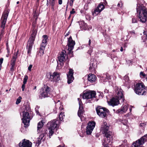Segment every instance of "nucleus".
<instances>
[{"label": "nucleus", "mask_w": 147, "mask_h": 147, "mask_svg": "<svg viewBox=\"0 0 147 147\" xmlns=\"http://www.w3.org/2000/svg\"><path fill=\"white\" fill-rule=\"evenodd\" d=\"M75 12V11H74V9H72V10L70 12L71 14L74 13Z\"/></svg>", "instance_id": "52"}, {"label": "nucleus", "mask_w": 147, "mask_h": 147, "mask_svg": "<svg viewBox=\"0 0 147 147\" xmlns=\"http://www.w3.org/2000/svg\"><path fill=\"white\" fill-rule=\"evenodd\" d=\"M51 88L48 86L44 85V86L40 89V97L41 98L48 97L50 94Z\"/></svg>", "instance_id": "9"}, {"label": "nucleus", "mask_w": 147, "mask_h": 147, "mask_svg": "<svg viewBox=\"0 0 147 147\" xmlns=\"http://www.w3.org/2000/svg\"><path fill=\"white\" fill-rule=\"evenodd\" d=\"M121 122L125 125H126L128 123L127 121V120H122Z\"/></svg>", "instance_id": "39"}, {"label": "nucleus", "mask_w": 147, "mask_h": 147, "mask_svg": "<svg viewBox=\"0 0 147 147\" xmlns=\"http://www.w3.org/2000/svg\"><path fill=\"white\" fill-rule=\"evenodd\" d=\"M28 76L27 75H26L24 76V79L23 83L24 84H26L27 82V80L28 79Z\"/></svg>", "instance_id": "38"}, {"label": "nucleus", "mask_w": 147, "mask_h": 147, "mask_svg": "<svg viewBox=\"0 0 147 147\" xmlns=\"http://www.w3.org/2000/svg\"><path fill=\"white\" fill-rule=\"evenodd\" d=\"M65 53V51L63 50L59 55L58 56V59L59 62L63 63L65 61L66 59Z\"/></svg>", "instance_id": "19"}, {"label": "nucleus", "mask_w": 147, "mask_h": 147, "mask_svg": "<svg viewBox=\"0 0 147 147\" xmlns=\"http://www.w3.org/2000/svg\"><path fill=\"white\" fill-rule=\"evenodd\" d=\"M129 32L131 34H135V32L134 31H130Z\"/></svg>", "instance_id": "58"}, {"label": "nucleus", "mask_w": 147, "mask_h": 147, "mask_svg": "<svg viewBox=\"0 0 147 147\" xmlns=\"http://www.w3.org/2000/svg\"><path fill=\"white\" fill-rule=\"evenodd\" d=\"M3 58H1L0 59V65L1 66V65L3 62Z\"/></svg>", "instance_id": "48"}, {"label": "nucleus", "mask_w": 147, "mask_h": 147, "mask_svg": "<svg viewBox=\"0 0 147 147\" xmlns=\"http://www.w3.org/2000/svg\"><path fill=\"white\" fill-rule=\"evenodd\" d=\"M26 107H25V109L23 112L22 118V119L25 127H27L29 126L30 121L31 119L29 113L30 109L29 104L28 102L27 103H26Z\"/></svg>", "instance_id": "3"}, {"label": "nucleus", "mask_w": 147, "mask_h": 147, "mask_svg": "<svg viewBox=\"0 0 147 147\" xmlns=\"http://www.w3.org/2000/svg\"><path fill=\"white\" fill-rule=\"evenodd\" d=\"M9 12L7 11L4 12L3 14L1 19V28L3 29L1 30V33H0V38H1L4 33V29L5 26V23L6 22L7 19V18Z\"/></svg>", "instance_id": "8"}, {"label": "nucleus", "mask_w": 147, "mask_h": 147, "mask_svg": "<svg viewBox=\"0 0 147 147\" xmlns=\"http://www.w3.org/2000/svg\"><path fill=\"white\" fill-rule=\"evenodd\" d=\"M96 78V76L94 74H90L88 76V80L89 81L91 82H93L95 81Z\"/></svg>", "instance_id": "23"}, {"label": "nucleus", "mask_w": 147, "mask_h": 147, "mask_svg": "<svg viewBox=\"0 0 147 147\" xmlns=\"http://www.w3.org/2000/svg\"><path fill=\"white\" fill-rule=\"evenodd\" d=\"M19 144L20 147H32V143L29 140L24 139Z\"/></svg>", "instance_id": "17"}, {"label": "nucleus", "mask_w": 147, "mask_h": 147, "mask_svg": "<svg viewBox=\"0 0 147 147\" xmlns=\"http://www.w3.org/2000/svg\"><path fill=\"white\" fill-rule=\"evenodd\" d=\"M75 44V41L72 39L71 37L70 36L68 38V42L67 43L68 50L69 51V54L71 53V51L73 49Z\"/></svg>", "instance_id": "15"}, {"label": "nucleus", "mask_w": 147, "mask_h": 147, "mask_svg": "<svg viewBox=\"0 0 147 147\" xmlns=\"http://www.w3.org/2000/svg\"><path fill=\"white\" fill-rule=\"evenodd\" d=\"M124 78L125 79H126V80L127 81L128 80V78L127 76H125L124 77Z\"/></svg>", "instance_id": "60"}, {"label": "nucleus", "mask_w": 147, "mask_h": 147, "mask_svg": "<svg viewBox=\"0 0 147 147\" xmlns=\"http://www.w3.org/2000/svg\"><path fill=\"white\" fill-rule=\"evenodd\" d=\"M130 107L129 108L130 112H131L132 111V108H134V107L131 106H130Z\"/></svg>", "instance_id": "59"}, {"label": "nucleus", "mask_w": 147, "mask_h": 147, "mask_svg": "<svg viewBox=\"0 0 147 147\" xmlns=\"http://www.w3.org/2000/svg\"><path fill=\"white\" fill-rule=\"evenodd\" d=\"M44 122H43V120H41L40 122L38 123L37 126V131L39 132L40 130L42 127L44 125Z\"/></svg>", "instance_id": "25"}, {"label": "nucleus", "mask_w": 147, "mask_h": 147, "mask_svg": "<svg viewBox=\"0 0 147 147\" xmlns=\"http://www.w3.org/2000/svg\"><path fill=\"white\" fill-rule=\"evenodd\" d=\"M143 34L146 37V39L147 38V32L145 31H144L143 32Z\"/></svg>", "instance_id": "51"}, {"label": "nucleus", "mask_w": 147, "mask_h": 147, "mask_svg": "<svg viewBox=\"0 0 147 147\" xmlns=\"http://www.w3.org/2000/svg\"><path fill=\"white\" fill-rule=\"evenodd\" d=\"M64 144H63L62 146L60 145L59 146H57V147H64Z\"/></svg>", "instance_id": "63"}, {"label": "nucleus", "mask_w": 147, "mask_h": 147, "mask_svg": "<svg viewBox=\"0 0 147 147\" xmlns=\"http://www.w3.org/2000/svg\"><path fill=\"white\" fill-rule=\"evenodd\" d=\"M64 63L63 62H59V63L57 62V69H59L61 68L63 66Z\"/></svg>", "instance_id": "32"}, {"label": "nucleus", "mask_w": 147, "mask_h": 147, "mask_svg": "<svg viewBox=\"0 0 147 147\" xmlns=\"http://www.w3.org/2000/svg\"><path fill=\"white\" fill-rule=\"evenodd\" d=\"M78 23L80 26V27L81 30H89V29L88 28V26L83 21H80L78 22Z\"/></svg>", "instance_id": "20"}, {"label": "nucleus", "mask_w": 147, "mask_h": 147, "mask_svg": "<svg viewBox=\"0 0 147 147\" xmlns=\"http://www.w3.org/2000/svg\"><path fill=\"white\" fill-rule=\"evenodd\" d=\"M127 62V63L129 64V65H131L132 64V62H133L132 60H128L126 61Z\"/></svg>", "instance_id": "42"}, {"label": "nucleus", "mask_w": 147, "mask_h": 147, "mask_svg": "<svg viewBox=\"0 0 147 147\" xmlns=\"http://www.w3.org/2000/svg\"><path fill=\"white\" fill-rule=\"evenodd\" d=\"M102 77L106 78L107 79L109 80L111 78V77L107 73H106L103 75Z\"/></svg>", "instance_id": "35"}, {"label": "nucleus", "mask_w": 147, "mask_h": 147, "mask_svg": "<svg viewBox=\"0 0 147 147\" xmlns=\"http://www.w3.org/2000/svg\"><path fill=\"white\" fill-rule=\"evenodd\" d=\"M63 0H59V5H61L62 3Z\"/></svg>", "instance_id": "57"}, {"label": "nucleus", "mask_w": 147, "mask_h": 147, "mask_svg": "<svg viewBox=\"0 0 147 147\" xmlns=\"http://www.w3.org/2000/svg\"><path fill=\"white\" fill-rule=\"evenodd\" d=\"M25 84H24L23 83V84H22V91H24V89L25 88Z\"/></svg>", "instance_id": "50"}, {"label": "nucleus", "mask_w": 147, "mask_h": 147, "mask_svg": "<svg viewBox=\"0 0 147 147\" xmlns=\"http://www.w3.org/2000/svg\"><path fill=\"white\" fill-rule=\"evenodd\" d=\"M17 57L16 55H14L13 56L12 59H11V65H15V63Z\"/></svg>", "instance_id": "28"}, {"label": "nucleus", "mask_w": 147, "mask_h": 147, "mask_svg": "<svg viewBox=\"0 0 147 147\" xmlns=\"http://www.w3.org/2000/svg\"><path fill=\"white\" fill-rule=\"evenodd\" d=\"M107 141V139L106 138H104V142L103 143V145L104 146V147H109V146L107 144H109L108 143H107L106 142V141Z\"/></svg>", "instance_id": "34"}, {"label": "nucleus", "mask_w": 147, "mask_h": 147, "mask_svg": "<svg viewBox=\"0 0 147 147\" xmlns=\"http://www.w3.org/2000/svg\"><path fill=\"white\" fill-rule=\"evenodd\" d=\"M55 0H47V4L50 3L52 7H53L55 3Z\"/></svg>", "instance_id": "30"}, {"label": "nucleus", "mask_w": 147, "mask_h": 147, "mask_svg": "<svg viewBox=\"0 0 147 147\" xmlns=\"http://www.w3.org/2000/svg\"><path fill=\"white\" fill-rule=\"evenodd\" d=\"M115 113L117 114H118L119 113H123L122 111V109H119L118 110H117L116 112Z\"/></svg>", "instance_id": "40"}, {"label": "nucleus", "mask_w": 147, "mask_h": 147, "mask_svg": "<svg viewBox=\"0 0 147 147\" xmlns=\"http://www.w3.org/2000/svg\"><path fill=\"white\" fill-rule=\"evenodd\" d=\"M108 105L112 107L118 105L120 104L119 102H107Z\"/></svg>", "instance_id": "26"}, {"label": "nucleus", "mask_w": 147, "mask_h": 147, "mask_svg": "<svg viewBox=\"0 0 147 147\" xmlns=\"http://www.w3.org/2000/svg\"><path fill=\"white\" fill-rule=\"evenodd\" d=\"M137 21L136 19L135 18H133L132 19V23H135Z\"/></svg>", "instance_id": "53"}, {"label": "nucleus", "mask_w": 147, "mask_h": 147, "mask_svg": "<svg viewBox=\"0 0 147 147\" xmlns=\"http://www.w3.org/2000/svg\"><path fill=\"white\" fill-rule=\"evenodd\" d=\"M91 42V40L90 39H89V40L88 45L90 46V45Z\"/></svg>", "instance_id": "62"}, {"label": "nucleus", "mask_w": 147, "mask_h": 147, "mask_svg": "<svg viewBox=\"0 0 147 147\" xmlns=\"http://www.w3.org/2000/svg\"><path fill=\"white\" fill-rule=\"evenodd\" d=\"M96 95V92L94 91H86L83 92L82 94L80 95V97L84 99H91L92 100H93V98H95Z\"/></svg>", "instance_id": "6"}, {"label": "nucleus", "mask_w": 147, "mask_h": 147, "mask_svg": "<svg viewBox=\"0 0 147 147\" xmlns=\"http://www.w3.org/2000/svg\"><path fill=\"white\" fill-rule=\"evenodd\" d=\"M101 11L100 10V9H99L98 7H97V8L94 10L93 13V15L94 16H96L98 15Z\"/></svg>", "instance_id": "27"}, {"label": "nucleus", "mask_w": 147, "mask_h": 147, "mask_svg": "<svg viewBox=\"0 0 147 147\" xmlns=\"http://www.w3.org/2000/svg\"><path fill=\"white\" fill-rule=\"evenodd\" d=\"M73 70L72 69H70L68 73L67 74V83L70 84L71 83L74 79L73 77Z\"/></svg>", "instance_id": "18"}, {"label": "nucleus", "mask_w": 147, "mask_h": 147, "mask_svg": "<svg viewBox=\"0 0 147 147\" xmlns=\"http://www.w3.org/2000/svg\"><path fill=\"white\" fill-rule=\"evenodd\" d=\"M32 28L33 32L31 35V37H30L29 39H30L31 40H34L35 39V36L36 35L37 30L35 28V26L33 25Z\"/></svg>", "instance_id": "22"}, {"label": "nucleus", "mask_w": 147, "mask_h": 147, "mask_svg": "<svg viewBox=\"0 0 147 147\" xmlns=\"http://www.w3.org/2000/svg\"><path fill=\"white\" fill-rule=\"evenodd\" d=\"M50 76L49 79L51 82H56L60 79L59 73L57 72H54L52 74H50Z\"/></svg>", "instance_id": "13"}, {"label": "nucleus", "mask_w": 147, "mask_h": 147, "mask_svg": "<svg viewBox=\"0 0 147 147\" xmlns=\"http://www.w3.org/2000/svg\"><path fill=\"white\" fill-rule=\"evenodd\" d=\"M97 7L99 9H100L101 11H102L105 8L104 5L102 3H100Z\"/></svg>", "instance_id": "33"}, {"label": "nucleus", "mask_w": 147, "mask_h": 147, "mask_svg": "<svg viewBox=\"0 0 147 147\" xmlns=\"http://www.w3.org/2000/svg\"><path fill=\"white\" fill-rule=\"evenodd\" d=\"M92 52V49L91 48H90L88 51V53L90 55Z\"/></svg>", "instance_id": "46"}, {"label": "nucleus", "mask_w": 147, "mask_h": 147, "mask_svg": "<svg viewBox=\"0 0 147 147\" xmlns=\"http://www.w3.org/2000/svg\"><path fill=\"white\" fill-rule=\"evenodd\" d=\"M38 16V14L37 13H36V11H35L34 12V18L35 17L36 18V20L37 19Z\"/></svg>", "instance_id": "45"}, {"label": "nucleus", "mask_w": 147, "mask_h": 147, "mask_svg": "<svg viewBox=\"0 0 147 147\" xmlns=\"http://www.w3.org/2000/svg\"><path fill=\"white\" fill-rule=\"evenodd\" d=\"M44 136V134H42L38 138V140L36 142V143L38 144V145L40 144L41 140H43Z\"/></svg>", "instance_id": "29"}, {"label": "nucleus", "mask_w": 147, "mask_h": 147, "mask_svg": "<svg viewBox=\"0 0 147 147\" xmlns=\"http://www.w3.org/2000/svg\"><path fill=\"white\" fill-rule=\"evenodd\" d=\"M73 2H72L71 1V2L70 3V6H71L73 5Z\"/></svg>", "instance_id": "64"}, {"label": "nucleus", "mask_w": 147, "mask_h": 147, "mask_svg": "<svg viewBox=\"0 0 147 147\" xmlns=\"http://www.w3.org/2000/svg\"><path fill=\"white\" fill-rule=\"evenodd\" d=\"M137 13L140 21L144 23L146 21L147 16V9L142 5L138 4L136 7Z\"/></svg>", "instance_id": "2"}, {"label": "nucleus", "mask_w": 147, "mask_h": 147, "mask_svg": "<svg viewBox=\"0 0 147 147\" xmlns=\"http://www.w3.org/2000/svg\"><path fill=\"white\" fill-rule=\"evenodd\" d=\"M73 52L71 51V53H69V52H68L69 54V56L70 57H73Z\"/></svg>", "instance_id": "56"}, {"label": "nucleus", "mask_w": 147, "mask_h": 147, "mask_svg": "<svg viewBox=\"0 0 147 147\" xmlns=\"http://www.w3.org/2000/svg\"><path fill=\"white\" fill-rule=\"evenodd\" d=\"M11 67L10 68V70L11 71H13L14 70V65H11Z\"/></svg>", "instance_id": "54"}, {"label": "nucleus", "mask_w": 147, "mask_h": 147, "mask_svg": "<svg viewBox=\"0 0 147 147\" xmlns=\"http://www.w3.org/2000/svg\"><path fill=\"white\" fill-rule=\"evenodd\" d=\"M145 138H147V134L134 142L132 144V147H138L140 146L143 145L146 140L147 139Z\"/></svg>", "instance_id": "11"}, {"label": "nucleus", "mask_w": 147, "mask_h": 147, "mask_svg": "<svg viewBox=\"0 0 147 147\" xmlns=\"http://www.w3.org/2000/svg\"><path fill=\"white\" fill-rule=\"evenodd\" d=\"M140 75L141 77L142 76L143 77H145L146 76V74L142 72H140Z\"/></svg>", "instance_id": "43"}, {"label": "nucleus", "mask_w": 147, "mask_h": 147, "mask_svg": "<svg viewBox=\"0 0 147 147\" xmlns=\"http://www.w3.org/2000/svg\"><path fill=\"white\" fill-rule=\"evenodd\" d=\"M39 108H40L39 106L38 105L36 106V107L35 108V110L36 112V114L37 115H39L40 116V113H39L38 111V109Z\"/></svg>", "instance_id": "37"}, {"label": "nucleus", "mask_w": 147, "mask_h": 147, "mask_svg": "<svg viewBox=\"0 0 147 147\" xmlns=\"http://www.w3.org/2000/svg\"><path fill=\"white\" fill-rule=\"evenodd\" d=\"M103 94L100 92H98L96 96H94V98H93V100H96L98 101L99 100H101L102 98Z\"/></svg>", "instance_id": "24"}, {"label": "nucleus", "mask_w": 147, "mask_h": 147, "mask_svg": "<svg viewBox=\"0 0 147 147\" xmlns=\"http://www.w3.org/2000/svg\"><path fill=\"white\" fill-rule=\"evenodd\" d=\"M32 65H30L28 67V70L30 71H31V68L32 67Z\"/></svg>", "instance_id": "49"}, {"label": "nucleus", "mask_w": 147, "mask_h": 147, "mask_svg": "<svg viewBox=\"0 0 147 147\" xmlns=\"http://www.w3.org/2000/svg\"><path fill=\"white\" fill-rule=\"evenodd\" d=\"M79 110L78 112V116L80 118L82 121L86 119L83 116L84 111L83 109V105L82 102H79Z\"/></svg>", "instance_id": "12"}, {"label": "nucleus", "mask_w": 147, "mask_h": 147, "mask_svg": "<svg viewBox=\"0 0 147 147\" xmlns=\"http://www.w3.org/2000/svg\"><path fill=\"white\" fill-rule=\"evenodd\" d=\"M146 88L143 83H138L134 87V91L135 93L139 95L145 94Z\"/></svg>", "instance_id": "5"}, {"label": "nucleus", "mask_w": 147, "mask_h": 147, "mask_svg": "<svg viewBox=\"0 0 147 147\" xmlns=\"http://www.w3.org/2000/svg\"><path fill=\"white\" fill-rule=\"evenodd\" d=\"M7 51L8 53V54H9V48L8 47H7Z\"/></svg>", "instance_id": "61"}, {"label": "nucleus", "mask_w": 147, "mask_h": 147, "mask_svg": "<svg viewBox=\"0 0 147 147\" xmlns=\"http://www.w3.org/2000/svg\"><path fill=\"white\" fill-rule=\"evenodd\" d=\"M34 41L29 39L27 46V48L28 49V53H29L31 51L32 48V45L34 44Z\"/></svg>", "instance_id": "21"}, {"label": "nucleus", "mask_w": 147, "mask_h": 147, "mask_svg": "<svg viewBox=\"0 0 147 147\" xmlns=\"http://www.w3.org/2000/svg\"><path fill=\"white\" fill-rule=\"evenodd\" d=\"M59 121L56 119L52 120L47 123V127L49 131V138L53 134L55 129L56 130L59 127Z\"/></svg>", "instance_id": "4"}, {"label": "nucleus", "mask_w": 147, "mask_h": 147, "mask_svg": "<svg viewBox=\"0 0 147 147\" xmlns=\"http://www.w3.org/2000/svg\"><path fill=\"white\" fill-rule=\"evenodd\" d=\"M43 39L40 47V51L41 53H44V51L47 45V39H48L47 36L44 35L43 36Z\"/></svg>", "instance_id": "16"}, {"label": "nucleus", "mask_w": 147, "mask_h": 147, "mask_svg": "<svg viewBox=\"0 0 147 147\" xmlns=\"http://www.w3.org/2000/svg\"><path fill=\"white\" fill-rule=\"evenodd\" d=\"M96 110L97 114L102 118L106 117L109 112L107 109L99 106L96 108Z\"/></svg>", "instance_id": "7"}, {"label": "nucleus", "mask_w": 147, "mask_h": 147, "mask_svg": "<svg viewBox=\"0 0 147 147\" xmlns=\"http://www.w3.org/2000/svg\"><path fill=\"white\" fill-rule=\"evenodd\" d=\"M22 99V97L21 96H19L18 98L17 99L16 101H21L20 100Z\"/></svg>", "instance_id": "55"}, {"label": "nucleus", "mask_w": 147, "mask_h": 147, "mask_svg": "<svg viewBox=\"0 0 147 147\" xmlns=\"http://www.w3.org/2000/svg\"><path fill=\"white\" fill-rule=\"evenodd\" d=\"M109 126L106 122H104L101 126L100 131L102 134H104V138L107 139L106 142L112 143L113 140V134L111 131H109Z\"/></svg>", "instance_id": "1"}, {"label": "nucleus", "mask_w": 147, "mask_h": 147, "mask_svg": "<svg viewBox=\"0 0 147 147\" xmlns=\"http://www.w3.org/2000/svg\"><path fill=\"white\" fill-rule=\"evenodd\" d=\"M64 117L65 115L64 113H62V112L59 115V119L60 120L62 121L63 120Z\"/></svg>", "instance_id": "36"}, {"label": "nucleus", "mask_w": 147, "mask_h": 147, "mask_svg": "<svg viewBox=\"0 0 147 147\" xmlns=\"http://www.w3.org/2000/svg\"><path fill=\"white\" fill-rule=\"evenodd\" d=\"M131 114H131V112H129L127 114H126L125 115V116L127 117H128L130 116L131 115Z\"/></svg>", "instance_id": "47"}, {"label": "nucleus", "mask_w": 147, "mask_h": 147, "mask_svg": "<svg viewBox=\"0 0 147 147\" xmlns=\"http://www.w3.org/2000/svg\"><path fill=\"white\" fill-rule=\"evenodd\" d=\"M123 3L122 1H120L118 4L117 6L118 7H121L123 5Z\"/></svg>", "instance_id": "44"}, {"label": "nucleus", "mask_w": 147, "mask_h": 147, "mask_svg": "<svg viewBox=\"0 0 147 147\" xmlns=\"http://www.w3.org/2000/svg\"><path fill=\"white\" fill-rule=\"evenodd\" d=\"M95 125V123L93 121L89 122L86 127V132L87 134H90Z\"/></svg>", "instance_id": "14"}, {"label": "nucleus", "mask_w": 147, "mask_h": 147, "mask_svg": "<svg viewBox=\"0 0 147 147\" xmlns=\"http://www.w3.org/2000/svg\"><path fill=\"white\" fill-rule=\"evenodd\" d=\"M146 125V124L145 123H141L139 125H140V127H141L143 128L144 127H145Z\"/></svg>", "instance_id": "41"}, {"label": "nucleus", "mask_w": 147, "mask_h": 147, "mask_svg": "<svg viewBox=\"0 0 147 147\" xmlns=\"http://www.w3.org/2000/svg\"><path fill=\"white\" fill-rule=\"evenodd\" d=\"M119 100L122 101L125 100L123 94L122 90L120 89L118 90L116 96L112 98L110 101H119Z\"/></svg>", "instance_id": "10"}, {"label": "nucleus", "mask_w": 147, "mask_h": 147, "mask_svg": "<svg viewBox=\"0 0 147 147\" xmlns=\"http://www.w3.org/2000/svg\"><path fill=\"white\" fill-rule=\"evenodd\" d=\"M129 105H125L121 109L123 113L125 112L127 110Z\"/></svg>", "instance_id": "31"}]
</instances>
